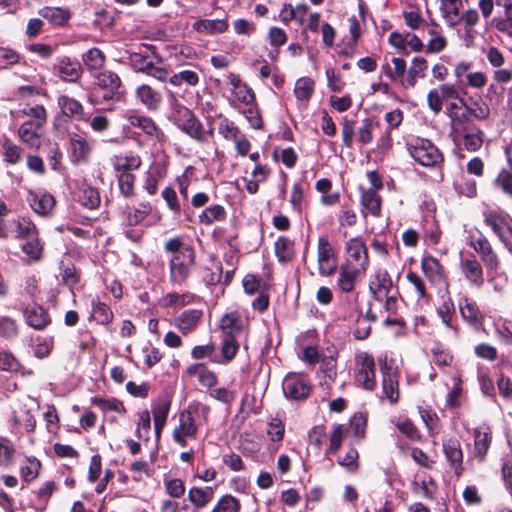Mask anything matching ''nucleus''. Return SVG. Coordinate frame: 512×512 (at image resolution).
I'll return each instance as SVG.
<instances>
[{
	"instance_id": "e2e57ef3",
	"label": "nucleus",
	"mask_w": 512,
	"mask_h": 512,
	"mask_svg": "<svg viewBox=\"0 0 512 512\" xmlns=\"http://www.w3.org/2000/svg\"><path fill=\"white\" fill-rule=\"evenodd\" d=\"M4 160L10 164H16L21 160L22 149L11 140L6 139L3 143Z\"/></svg>"
},
{
	"instance_id": "0e129e2a",
	"label": "nucleus",
	"mask_w": 512,
	"mask_h": 512,
	"mask_svg": "<svg viewBox=\"0 0 512 512\" xmlns=\"http://www.w3.org/2000/svg\"><path fill=\"white\" fill-rule=\"evenodd\" d=\"M126 118L132 127L138 128H156L153 120L138 111H129L126 113Z\"/></svg>"
},
{
	"instance_id": "09e8293b",
	"label": "nucleus",
	"mask_w": 512,
	"mask_h": 512,
	"mask_svg": "<svg viewBox=\"0 0 512 512\" xmlns=\"http://www.w3.org/2000/svg\"><path fill=\"white\" fill-rule=\"evenodd\" d=\"M393 67L389 64H385L382 66V72L388 77L391 81H395L399 78H405V72L407 70L406 61L400 57L392 58Z\"/></svg>"
},
{
	"instance_id": "5fc2aeb1",
	"label": "nucleus",
	"mask_w": 512,
	"mask_h": 512,
	"mask_svg": "<svg viewBox=\"0 0 512 512\" xmlns=\"http://www.w3.org/2000/svg\"><path fill=\"white\" fill-rule=\"evenodd\" d=\"M173 86H180L185 83L189 86H196L199 83V76L193 70H182L169 78Z\"/></svg>"
},
{
	"instance_id": "f03ea898",
	"label": "nucleus",
	"mask_w": 512,
	"mask_h": 512,
	"mask_svg": "<svg viewBox=\"0 0 512 512\" xmlns=\"http://www.w3.org/2000/svg\"><path fill=\"white\" fill-rule=\"evenodd\" d=\"M201 414L207 417L209 408L199 403L190 404L186 409L182 410L178 416V425L172 432V439L181 447L187 445L188 438H195L198 432V424L195 415Z\"/></svg>"
},
{
	"instance_id": "412c9836",
	"label": "nucleus",
	"mask_w": 512,
	"mask_h": 512,
	"mask_svg": "<svg viewBox=\"0 0 512 512\" xmlns=\"http://www.w3.org/2000/svg\"><path fill=\"white\" fill-rule=\"evenodd\" d=\"M24 316L27 325L36 330L44 329L51 322L48 313L38 305L28 306L24 311Z\"/></svg>"
},
{
	"instance_id": "a211bd4d",
	"label": "nucleus",
	"mask_w": 512,
	"mask_h": 512,
	"mask_svg": "<svg viewBox=\"0 0 512 512\" xmlns=\"http://www.w3.org/2000/svg\"><path fill=\"white\" fill-rule=\"evenodd\" d=\"M170 406L171 399L166 396L159 399V401L154 405L152 409L154 430L157 439H160L161 437L162 430L166 424V420L170 411Z\"/></svg>"
},
{
	"instance_id": "c03bdc74",
	"label": "nucleus",
	"mask_w": 512,
	"mask_h": 512,
	"mask_svg": "<svg viewBox=\"0 0 512 512\" xmlns=\"http://www.w3.org/2000/svg\"><path fill=\"white\" fill-rule=\"evenodd\" d=\"M140 166L141 159L137 155L115 156L113 159V167L120 173L137 170Z\"/></svg>"
},
{
	"instance_id": "20e7f679",
	"label": "nucleus",
	"mask_w": 512,
	"mask_h": 512,
	"mask_svg": "<svg viewBox=\"0 0 512 512\" xmlns=\"http://www.w3.org/2000/svg\"><path fill=\"white\" fill-rule=\"evenodd\" d=\"M467 243L480 255L487 273L495 274L500 268V259L487 237L480 231H477L476 234L470 232Z\"/></svg>"
},
{
	"instance_id": "052dcab7",
	"label": "nucleus",
	"mask_w": 512,
	"mask_h": 512,
	"mask_svg": "<svg viewBox=\"0 0 512 512\" xmlns=\"http://www.w3.org/2000/svg\"><path fill=\"white\" fill-rule=\"evenodd\" d=\"M276 160H280L287 168H293L297 162L298 156L293 148L280 149L276 147L273 151Z\"/></svg>"
},
{
	"instance_id": "864d4df0",
	"label": "nucleus",
	"mask_w": 512,
	"mask_h": 512,
	"mask_svg": "<svg viewBox=\"0 0 512 512\" xmlns=\"http://www.w3.org/2000/svg\"><path fill=\"white\" fill-rule=\"evenodd\" d=\"M22 251L34 261H38L42 257L43 244L41 243L38 234L34 237L26 239L22 245Z\"/></svg>"
},
{
	"instance_id": "aec40b11",
	"label": "nucleus",
	"mask_w": 512,
	"mask_h": 512,
	"mask_svg": "<svg viewBox=\"0 0 512 512\" xmlns=\"http://www.w3.org/2000/svg\"><path fill=\"white\" fill-rule=\"evenodd\" d=\"M227 19H199L192 24V29L201 34H222L228 30Z\"/></svg>"
},
{
	"instance_id": "49530a36",
	"label": "nucleus",
	"mask_w": 512,
	"mask_h": 512,
	"mask_svg": "<svg viewBox=\"0 0 512 512\" xmlns=\"http://www.w3.org/2000/svg\"><path fill=\"white\" fill-rule=\"evenodd\" d=\"M320 362V369L324 374L325 384L333 382L337 375L336 357L334 355V351H329L328 355L322 354Z\"/></svg>"
},
{
	"instance_id": "5701e85b",
	"label": "nucleus",
	"mask_w": 512,
	"mask_h": 512,
	"mask_svg": "<svg viewBox=\"0 0 512 512\" xmlns=\"http://www.w3.org/2000/svg\"><path fill=\"white\" fill-rule=\"evenodd\" d=\"M428 34L431 36L427 43L426 52L437 54L446 48L447 40L442 34V28L434 20L427 23Z\"/></svg>"
},
{
	"instance_id": "f8f14e48",
	"label": "nucleus",
	"mask_w": 512,
	"mask_h": 512,
	"mask_svg": "<svg viewBox=\"0 0 512 512\" xmlns=\"http://www.w3.org/2000/svg\"><path fill=\"white\" fill-rule=\"evenodd\" d=\"M11 432L17 433L20 428L27 432H33L36 427V420L25 404L17 403L9 418Z\"/></svg>"
},
{
	"instance_id": "37998d69",
	"label": "nucleus",
	"mask_w": 512,
	"mask_h": 512,
	"mask_svg": "<svg viewBox=\"0 0 512 512\" xmlns=\"http://www.w3.org/2000/svg\"><path fill=\"white\" fill-rule=\"evenodd\" d=\"M220 327L224 336L235 337L242 330V321L236 313H228L222 317Z\"/></svg>"
},
{
	"instance_id": "69168bd1",
	"label": "nucleus",
	"mask_w": 512,
	"mask_h": 512,
	"mask_svg": "<svg viewBox=\"0 0 512 512\" xmlns=\"http://www.w3.org/2000/svg\"><path fill=\"white\" fill-rule=\"evenodd\" d=\"M396 427L402 434H404L410 440H412V441L420 440L421 435H420L418 429L416 428V426L414 425V423L410 419H408V418L398 419L396 422Z\"/></svg>"
},
{
	"instance_id": "ea45409f",
	"label": "nucleus",
	"mask_w": 512,
	"mask_h": 512,
	"mask_svg": "<svg viewBox=\"0 0 512 512\" xmlns=\"http://www.w3.org/2000/svg\"><path fill=\"white\" fill-rule=\"evenodd\" d=\"M275 255L279 262H290L294 257V245L287 237L280 236L274 244Z\"/></svg>"
},
{
	"instance_id": "8fccbe9b",
	"label": "nucleus",
	"mask_w": 512,
	"mask_h": 512,
	"mask_svg": "<svg viewBox=\"0 0 512 512\" xmlns=\"http://www.w3.org/2000/svg\"><path fill=\"white\" fill-rule=\"evenodd\" d=\"M92 317L97 323L107 325L113 320V312L107 304L93 300Z\"/></svg>"
},
{
	"instance_id": "a18cd8bd",
	"label": "nucleus",
	"mask_w": 512,
	"mask_h": 512,
	"mask_svg": "<svg viewBox=\"0 0 512 512\" xmlns=\"http://www.w3.org/2000/svg\"><path fill=\"white\" fill-rule=\"evenodd\" d=\"M91 401L92 404L97 406L103 413L110 411H114L119 414L126 413V408L124 407L123 402L116 398L93 397Z\"/></svg>"
},
{
	"instance_id": "9b49d317",
	"label": "nucleus",
	"mask_w": 512,
	"mask_h": 512,
	"mask_svg": "<svg viewBox=\"0 0 512 512\" xmlns=\"http://www.w3.org/2000/svg\"><path fill=\"white\" fill-rule=\"evenodd\" d=\"M310 391L311 386L303 376L290 374L283 381V392L287 398L304 400L309 396Z\"/></svg>"
},
{
	"instance_id": "58836bf2",
	"label": "nucleus",
	"mask_w": 512,
	"mask_h": 512,
	"mask_svg": "<svg viewBox=\"0 0 512 512\" xmlns=\"http://www.w3.org/2000/svg\"><path fill=\"white\" fill-rule=\"evenodd\" d=\"M17 239H28L38 234L36 225L27 217H19L12 221Z\"/></svg>"
},
{
	"instance_id": "423d86ee",
	"label": "nucleus",
	"mask_w": 512,
	"mask_h": 512,
	"mask_svg": "<svg viewBox=\"0 0 512 512\" xmlns=\"http://www.w3.org/2000/svg\"><path fill=\"white\" fill-rule=\"evenodd\" d=\"M355 380L365 390L372 391L376 387L374 358L367 352H360L355 358Z\"/></svg>"
},
{
	"instance_id": "338daca9",
	"label": "nucleus",
	"mask_w": 512,
	"mask_h": 512,
	"mask_svg": "<svg viewBox=\"0 0 512 512\" xmlns=\"http://www.w3.org/2000/svg\"><path fill=\"white\" fill-rule=\"evenodd\" d=\"M18 335V326L14 319L3 316L0 318V337L13 339Z\"/></svg>"
},
{
	"instance_id": "774afa93",
	"label": "nucleus",
	"mask_w": 512,
	"mask_h": 512,
	"mask_svg": "<svg viewBox=\"0 0 512 512\" xmlns=\"http://www.w3.org/2000/svg\"><path fill=\"white\" fill-rule=\"evenodd\" d=\"M240 507V503L235 497L225 495L218 501L211 512H239Z\"/></svg>"
},
{
	"instance_id": "a19ab883",
	"label": "nucleus",
	"mask_w": 512,
	"mask_h": 512,
	"mask_svg": "<svg viewBox=\"0 0 512 512\" xmlns=\"http://www.w3.org/2000/svg\"><path fill=\"white\" fill-rule=\"evenodd\" d=\"M16 447L7 437L0 436V467H11L15 462Z\"/></svg>"
},
{
	"instance_id": "1a4fd4ad",
	"label": "nucleus",
	"mask_w": 512,
	"mask_h": 512,
	"mask_svg": "<svg viewBox=\"0 0 512 512\" xmlns=\"http://www.w3.org/2000/svg\"><path fill=\"white\" fill-rule=\"evenodd\" d=\"M93 77L95 84L106 91L103 95L105 101L120 99L119 88L121 86V80L115 72L109 70L98 71L93 74Z\"/></svg>"
},
{
	"instance_id": "393cba45",
	"label": "nucleus",
	"mask_w": 512,
	"mask_h": 512,
	"mask_svg": "<svg viewBox=\"0 0 512 512\" xmlns=\"http://www.w3.org/2000/svg\"><path fill=\"white\" fill-rule=\"evenodd\" d=\"M137 99L150 111H156L161 102L160 92L154 90L151 86L143 84L136 89Z\"/></svg>"
},
{
	"instance_id": "39448f33",
	"label": "nucleus",
	"mask_w": 512,
	"mask_h": 512,
	"mask_svg": "<svg viewBox=\"0 0 512 512\" xmlns=\"http://www.w3.org/2000/svg\"><path fill=\"white\" fill-rule=\"evenodd\" d=\"M466 92L462 85L444 83L429 91L427 95L428 107L435 113H439L443 104L463 97Z\"/></svg>"
},
{
	"instance_id": "4be33fe9",
	"label": "nucleus",
	"mask_w": 512,
	"mask_h": 512,
	"mask_svg": "<svg viewBox=\"0 0 512 512\" xmlns=\"http://www.w3.org/2000/svg\"><path fill=\"white\" fill-rule=\"evenodd\" d=\"M360 273H362V271L354 268L352 263L343 264L339 270L337 287L345 293L353 291L356 278L360 275Z\"/></svg>"
},
{
	"instance_id": "b1692460",
	"label": "nucleus",
	"mask_w": 512,
	"mask_h": 512,
	"mask_svg": "<svg viewBox=\"0 0 512 512\" xmlns=\"http://www.w3.org/2000/svg\"><path fill=\"white\" fill-rule=\"evenodd\" d=\"M428 63L423 57H415L411 62V66L408 69L407 76L401 80V84L404 88L414 87L417 78H424L426 76V70Z\"/></svg>"
},
{
	"instance_id": "cd10ccee",
	"label": "nucleus",
	"mask_w": 512,
	"mask_h": 512,
	"mask_svg": "<svg viewBox=\"0 0 512 512\" xmlns=\"http://www.w3.org/2000/svg\"><path fill=\"white\" fill-rule=\"evenodd\" d=\"M58 106L63 114L62 117H71L84 121L88 120V118H86L83 113L82 105L73 98H70L66 95H61L58 98ZM60 118L61 116L57 118V120H59Z\"/></svg>"
},
{
	"instance_id": "c85d7f7f",
	"label": "nucleus",
	"mask_w": 512,
	"mask_h": 512,
	"mask_svg": "<svg viewBox=\"0 0 512 512\" xmlns=\"http://www.w3.org/2000/svg\"><path fill=\"white\" fill-rule=\"evenodd\" d=\"M458 306L460 314L465 321L474 325L481 322V312L473 299L463 296L459 299Z\"/></svg>"
},
{
	"instance_id": "6e6d98bb",
	"label": "nucleus",
	"mask_w": 512,
	"mask_h": 512,
	"mask_svg": "<svg viewBox=\"0 0 512 512\" xmlns=\"http://www.w3.org/2000/svg\"><path fill=\"white\" fill-rule=\"evenodd\" d=\"M226 212L223 206L213 205L208 207L200 215V221L203 224L211 225L214 221H222L225 219Z\"/></svg>"
},
{
	"instance_id": "603ef678",
	"label": "nucleus",
	"mask_w": 512,
	"mask_h": 512,
	"mask_svg": "<svg viewBox=\"0 0 512 512\" xmlns=\"http://www.w3.org/2000/svg\"><path fill=\"white\" fill-rule=\"evenodd\" d=\"M72 157L74 161L79 162L86 158L90 151L87 141L78 134L71 137Z\"/></svg>"
},
{
	"instance_id": "f257e3e1",
	"label": "nucleus",
	"mask_w": 512,
	"mask_h": 512,
	"mask_svg": "<svg viewBox=\"0 0 512 512\" xmlns=\"http://www.w3.org/2000/svg\"><path fill=\"white\" fill-rule=\"evenodd\" d=\"M163 251L169 254V282L173 287L184 286L195 266L194 248L185 243L182 237H173L165 241Z\"/></svg>"
},
{
	"instance_id": "9d476101",
	"label": "nucleus",
	"mask_w": 512,
	"mask_h": 512,
	"mask_svg": "<svg viewBox=\"0 0 512 512\" xmlns=\"http://www.w3.org/2000/svg\"><path fill=\"white\" fill-rule=\"evenodd\" d=\"M317 257L321 275L329 276L335 272L337 267L336 257L328 238L320 237L318 239Z\"/></svg>"
},
{
	"instance_id": "c9c22d12",
	"label": "nucleus",
	"mask_w": 512,
	"mask_h": 512,
	"mask_svg": "<svg viewBox=\"0 0 512 512\" xmlns=\"http://www.w3.org/2000/svg\"><path fill=\"white\" fill-rule=\"evenodd\" d=\"M54 203L53 196L48 193L33 194L30 198L31 208L39 215L48 214L52 210Z\"/></svg>"
},
{
	"instance_id": "ddd939ff",
	"label": "nucleus",
	"mask_w": 512,
	"mask_h": 512,
	"mask_svg": "<svg viewBox=\"0 0 512 512\" xmlns=\"http://www.w3.org/2000/svg\"><path fill=\"white\" fill-rule=\"evenodd\" d=\"M442 447L450 468L454 471L456 476H461L464 471V467L463 451L460 441L456 438L445 439L443 440Z\"/></svg>"
},
{
	"instance_id": "4d7b16f0",
	"label": "nucleus",
	"mask_w": 512,
	"mask_h": 512,
	"mask_svg": "<svg viewBox=\"0 0 512 512\" xmlns=\"http://www.w3.org/2000/svg\"><path fill=\"white\" fill-rule=\"evenodd\" d=\"M432 361L439 367L449 366L453 361L451 352L442 345L437 344L431 349Z\"/></svg>"
},
{
	"instance_id": "7c9ffc66",
	"label": "nucleus",
	"mask_w": 512,
	"mask_h": 512,
	"mask_svg": "<svg viewBox=\"0 0 512 512\" xmlns=\"http://www.w3.org/2000/svg\"><path fill=\"white\" fill-rule=\"evenodd\" d=\"M445 113L451 119L454 125L465 124V113H468V105L464 99V96L457 100L446 103Z\"/></svg>"
},
{
	"instance_id": "f704fd0d",
	"label": "nucleus",
	"mask_w": 512,
	"mask_h": 512,
	"mask_svg": "<svg viewBox=\"0 0 512 512\" xmlns=\"http://www.w3.org/2000/svg\"><path fill=\"white\" fill-rule=\"evenodd\" d=\"M202 317V311L191 309L182 312L176 319L177 327L183 332L188 333L193 330Z\"/></svg>"
},
{
	"instance_id": "e433bc0d",
	"label": "nucleus",
	"mask_w": 512,
	"mask_h": 512,
	"mask_svg": "<svg viewBox=\"0 0 512 512\" xmlns=\"http://www.w3.org/2000/svg\"><path fill=\"white\" fill-rule=\"evenodd\" d=\"M496 5L504 8V18L496 22V28L512 37V0H496Z\"/></svg>"
},
{
	"instance_id": "6e6552de",
	"label": "nucleus",
	"mask_w": 512,
	"mask_h": 512,
	"mask_svg": "<svg viewBox=\"0 0 512 512\" xmlns=\"http://www.w3.org/2000/svg\"><path fill=\"white\" fill-rule=\"evenodd\" d=\"M460 267L465 279L473 286L481 288L484 284V270L472 252H467L461 256Z\"/></svg>"
},
{
	"instance_id": "7ed1b4c3",
	"label": "nucleus",
	"mask_w": 512,
	"mask_h": 512,
	"mask_svg": "<svg viewBox=\"0 0 512 512\" xmlns=\"http://www.w3.org/2000/svg\"><path fill=\"white\" fill-rule=\"evenodd\" d=\"M406 145L411 157L422 166L433 167L443 160L441 152L428 139L413 138Z\"/></svg>"
},
{
	"instance_id": "2f4dec72",
	"label": "nucleus",
	"mask_w": 512,
	"mask_h": 512,
	"mask_svg": "<svg viewBox=\"0 0 512 512\" xmlns=\"http://www.w3.org/2000/svg\"><path fill=\"white\" fill-rule=\"evenodd\" d=\"M421 268L425 276L432 283H439L443 279V267L440 262L432 257H424L421 262Z\"/></svg>"
},
{
	"instance_id": "c756f323",
	"label": "nucleus",
	"mask_w": 512,
	"mask_h": 512,
	"mask_svg": "<svg viewBox=\"0 0 512 512\" xmlns=\"http://www.w3.org/2000/svg\"><path fill=\"white\" fill-rule=\"evenodd\" d=\"M462 0H441L440 12L446 23L453 27L460 22Z\"/></svg>"
},
{
	"instance_id": "dca6fc26",
	"label": "nucleus",
	"mask_w": 512,
	"mask_h": 512,
	"mask_svg": "<svg viewBox=\"0 0 512 512\" xmlns=\"http://www.w3.org/2000/svg\"><path fill=\"white\" fill-rule=\"evenodd\" d=\"M483 216L485 224L492 229L501 243L507 239L503 233L504 228L512 233V219L508 214L490 210L484 212Z\"/></svg>"
},
{
	"instance_id": "4468645a",
	"label": "nucleus",
	"mask_w": 512,
	"mask_h": 512,
	"mask_svg": "<svg viewBox=\"0 0 512 512\" xmlns=\"http://www.w3.org/2000/svg\"><path fill=\"white\" fill-rule=\"evenodd\" d=\"M348 254V262L352 263L354 268L364 272L368 266L369 258L365 243L361 238L355 237L350 239L346 244Z\"/></svg>"
},
{
	"instance_id": "0eeeda50",
	"label": "nucleus",
	"mask_w": 512,
	"mask_h": 512,
	"mask_svg": "<svg viewBox=\"0 0 512 512\" xmlns=\"http://www.w3.org/2000/svg\"><path fill=\"white\" fill-rule=\"evenodd\" d=\"M382 390L391 404L399 400V372L393 361L385 360L381 365Z\"/></svg>"
},
{
	"instance_id": "bf43d9fd",
	"label": "nucleus",
	"mask_w": 512,
	"mask_h": 512,
	"mask_svg": "<svg viewBox=\"0 0 512 512\" xmlns=\"http://www.w3.org/2000/svg\"><path fill=\"white\" fill-rule=\"evenodd\" d=\"M151 428V417L148 410L139 413V419L135 434L139 439L149 440V433Z\"/></svg>"
},
{
	"instance_id": "680f3d73",
	"label": "nucleus",
	"mask_w": 512,
	"mask_h": 512,
	"mask_svg": "<svg viewBox=\"0 0 512 512\" xmlns=\"http://www.w3.org/2000/svg\"><path fill=\"white\" fill-rule=\"evenodd\" d=\"M239 345L232 336H223L221 344V355L226 363L230 362L238 351Z\"/></svg>"
},
{
	"instance_id": "72a5a7b5",
	"label": "nucleus",
	"mask_w": 512,
	"mask_h": 512,
	"mask_svg": "<svg viewBox=\"0 0 512 512\" xmlns=\"http://www.w3.org/2000/svg\"><path fill=\"white\" fill-rule=\"evenodd\" d=\"M213 494V488L211 487H191L188 491V500L195 508L201 509L212 500Z\"/></svg>"
},
{
	"instance_id": "4c0bfd02",
	"label": "nucleus",
	"mask_w": 512,
	"mask_h": 512,
	"mask_svg": "<svg viewBox=\"0 0 512 512\" xmlns=\"http://www.w3.org/2000/svg\"><path fill=\"white\" fill-rule=\"evenodd\" d=\"M82 61L93 75L98 72L105 63V56L98 48H91L82 55Z\"/></svg>"
},
{
	"instance_id": "6ab92c4d",
	"label": "nucleus",
	"mask_w": 512,
	"mask_h": 512,
	"mask_svg": "<svg viewBox=\"0 0 512 512\" xmlns=\"http://www.w3.org/2000/svg\"><path fill=\"white\" fill-rule=\"evenodd\" d=\"M370 291L373 293V297L377 301H383L384 297L390 295L393 288V282L389 273L384 271H378L376 274V280L371 282Z\"/></svg>"
},
{
	"instance_id": "a878e982",
	"label": "nucleus",
	"mask_w": 512,
	"mask_h": 512,
	"mask_svg": "<svg viewBox=\"0 0 512 512\" xmlns=\"http://www.w3.org/2000/svg\"><path fill=\"white\" fill-rule=\"evenodd\" d=\"M38 13L53 26H64L71 18L70 10L62 7L46 6L41 8Z\"/></svg>"
},
{
	"instance_id": "de8ad7c7",
	"label": "nucleus",
	"mask_w": 512,
	"mask_h": 512,
	"mask_svg": "<svg viewBox=\"0 0 512 512\" xmlns=\"http://www.w3.org/2000/svg\"><path fill=\"white\" fill-rule=\"evenodd\" d=\"M172 118L177 128H196V119L193 113L184 106L176 108Z\"/></svg>"
},
{
	"instance_id": "3c124183",
	"label": "nucleus",
	"mask_w": 512,
	"mask_h": 512,
	"mask_svg": "<svg viewBox=\"0 0 512 512\" xmlns=\"http://www.w3.org/2000/svg\"><path fill=\"white\" fill-rule=\"evenodd\" d=\"M491 434L489 432H475V443H474V450H475V456L480 460L483 461L485 459V456L489 450L490 444H491Z\"/></svg>"
},
{
	"instance_id": "13d9d810",
	"label": "nucleus",
	"mask_w": 512,
	"mask_h": 512,
	"mask_svg": "<svg viewBox=\"0 0 512 512\" xmlns=\"http://www.w3.org/2000/svg\"><path fill=\"white\" fill-rule=\"evenodd\" d=\"M454 312V303L449 297L442 302V304L439 306L437 310L438 316L441 318L442 323L446 327L456 330V327L452 325V317L454 315Z\"/></svg>"
},
{
	"instance_id": "79ce46f5",
	"label": "nucleus",
	"mask_w": 512,
	"mask_h": 512,
	"mask_svg": "<svg viewBox=\"0 0 512 512\" xmlns=\"http://www.w3.org/2000/svg\"><path fill=\"white\" fill-rule=\"evenodd\" d=\"M77 197L79 203L88 209H94L98 207L100 203L99 192L97 191V189L88 185H83L79 189Z\"/></svg>"
},
{
	"instance_id": "bb28decb",
	"label": "nucleus",
	"mask_w": 512,
	"mask_h": 512,
	"mask_svg": "<svg viewBox=\"0 0 512 512\" xmlns=\"http://www.w3.org/2000/svg\"><path fill=\"white\" fill-rule=\"evenodd\" d=\"M315 91V82L310 77H301L294 85V95L299 106H306Z\"/></svg>"
},
{
	"instance_id": "2eb2a0df",
	"label": "nucleus",
	"mask_w": 512,
	"mask_h": 512,
	"mask_svg": "<svg viewBox=\"0 0 512 512\" xmlns=\"http://www.w3.org/2000/svg\"><path fill=\"white\" fill-rule=\"evenodd\" d=\"M53 71L59 78L68 82H76L82 75L80 63L67 56L57 59L53 65Z\"/></svg>"
},
{
	"instance_id": "473e14b6",
	"label": "nucleus",
	"mask_w": 512,
	"mask_h": 512,
	"mask_svg": "<svg viewBox=\"0 0 512 512\" xmlns=\"http://www.w3.org/2000/svg\"><path fill=\"white\" fill-rule=\"evenodd\" d=\"M360 202L362 207L373 216H380L381 197L375 189L362 190Z\"/></svg>"
},
{
	"instance_id": "f3484780",
	"label": "nucleus",
	"mask_w": 512,
	"mask_h": 512,
	"mask_svg": "<svg viewBox=\"0 0 512 512\" xmlns=\"http://www.w3.org/2000/svg\"><path fill=\"white\" fill-rule=\"evenodd\" d=\"M17 119H21L20 128H41L46 123V110L41 105L28 106L17 112Z\"/></svg>"
}]
</instances>
